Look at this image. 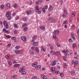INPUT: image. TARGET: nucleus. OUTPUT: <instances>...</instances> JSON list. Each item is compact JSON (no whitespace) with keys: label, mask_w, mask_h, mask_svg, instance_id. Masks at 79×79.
I'll return each mask as SVG.
<instances>
[{"label":"nucleus","mask_w":79,"mask_h":79,"mask_svg":"<svg viewBox=\"0 0 79 79\" xmlns=\"http://www.w3.org/2000/svg\"><path fill=\"white\" fill-rule=\"evenodd\" d=\"M23 19L24 21H26V18L25 17H23Z\"/></svg>","instance_id":"nucleus-63"},{"label":"nucleus","mask_w":79,"mask_h":79,"mask_svg":"<svg viewBox=\"0 0 79 79\" xmlns=\"http://www.w3.org/2000/svg\"><path fill=\"white\" fill-rule=\"evenodd\" d=\"M26 13H27V14H28V15H29V10H27L26 11Z\"/></svg>","instance_id":"nucleus-54"},{"label":"nucleus","mask_w":79,"mask_h":79,"mask_svg":"<svg viewBox=\"0 0 79 79\" xmlns=\"http://www.w3.org/2000/svg\"><path fill=\"white\" fill-rule=\"evenodd\" d=\"M63 66L64 68H66V63H64L63 64Z\"/></svg>","instance_id":"nucleus-29"},{"label":"nucleus","mask_w":79,"mask_h":79,"mask_svg":"<svg viewBox=\"0 0 79 79\" xmlns=\"http://www.w3.org/2000/svg\"><path fill=\"white\" fill-rule=\"evenodd\" d=\"M14 34H17V31L16 30L14 31Z\"/></svg>","instance_id":"nucleus-55"},{"label":"nucleus","mask_w":79,"mask_h":79,"mask_svg":"<svg viewBox=\"0 0 79 79\" xmlns=\"http://www.w3.org/2000/svg\"><path fill=\"white\" fill-rule=\"evenodd\" d=\"M60 76L61 77H63V73H60Z\"/></svg>","instance_id":"nucleus-43"},{"label":"nucleus","mask_w":79,"mask_h":79,"mask_svg":"<svg viewBox=\"0 0 79 79\" xmlns=\"http://www.w3.org/2000/svg\"><path fill=\"white\" fill-rule=\"evenodd\" d=\"M6 59H8L10 58V54H8L6 56Z\"/></svg>","instance_id":"nucleus-18"},{"label":"nucleus","mask_w":79,"mask_h":79,"mask_svg":"<svg viewBox=\"0 0 79 79\" xmlns=\"http://www.w3.org/2000/svg\"><path fill=\"white\" fill-rule=\"evenodd\" d=\"M2 31H6V29H5V28H3Z\"/></svg>","instance_id":"nucleus-58"},{"label":"nucleus","mask_w":79,"mask_h":79,"mask_svg":"<svg viewBox=\"0 0 79 79\" xmlns=\"http://www.w3.org/2000/svg\"><path fill=\"white\" fill-rule=\"evenodd\" d=\"M11 13L10 11H7L6 12V15L7 17V19L8 20H10L11 19Z\"/></svg>","instance_id":"nucleus-1"},{"label":"nucleus","mask_w":79,"mask_h":79,"mask_svg":"<svg viewBox=\"0 0 79 79\" xmlns=\"http://www.w3.org/2000/svg\"><path fill=\"white\" fill-rule=\"evenodd\" d=\"M35 10L36 11V12H38V11H39V6H36L35 7Z\"/></svg>","instance_id":"nucleus-9"},{"label":"nucleus","mask_w":79,"mask_h":79,"mask_svg":"<svg viewBox=\"0 0 79 79\" xmlns=\"http://www.w3.org/2000/svg\"><path fill=\"white\" fill-rule=\"evenodd\" d=\"M19 19V17H17L16 19H15V20L17 21V20H18V19Z\"/></svg>","instance_id":"nucleus-60"},{"label":"nucleus","mask_w":79,"mask_h":79,"mask_svg":"<svg viewBox=\"0 0 79 79\" xmlns=\"http://www.w3.org/2000/svg\"><path fill=\"white\" fill-rule=\"evenodd\" d=\"M15 53L16 54H19V50H15Z\"/></svg>","instance_id":"nucleus-14"},{"label":"nucleus","mask_w":79,"mask_h":79,"mask_svg":"<svg viewBox=\"0 0 79 79\" xmlns=\"http://www.w3.org/2000/svg\"><path fill=\"white\" fill-rule=\"evenodd\" d=\"M64 11L65 14L68 15V11H67V10H66V8H64Z\"/></svg>","instance_id":"nucleus-19"},{"label":"nucleus","mask_w":79,"mask_h":79,"mask_svg":"<svg viewBox=\"0 0 79 79\" xmlns=\"http://www.w3.org/2000/svg\"><path fill=\"white\" fill-rule=\"evenodd\" d=\"M21 39L22 40H24V41H26L27 40V39H26V36H22L21 37Z\"/></svg>","instance_id":"nucleus-4"},{"label":"nucleus","mask_w":79,"mask_h":79,"mask_svg":"<svg viewBox=\"0 0 79 79\" xmlns=\"http://www.w3.org/2000/svg\"><path fill=\"white\" fill-rule=\"evenodd\" d=\"M74 60H73L72 62V64H74Z\"/></svg>","instance_id":"nucleus-56"},{"label":"nucleus","mask_w":79,"mask_h":79,"mask_svg":"<svg viewBox=\"0 0 79 79\" xmlns=\"http://www.w3.org/2000/svg\"><path fill=\"white\" fill-rule=\"evenodd\" d=\"M22 74H26V72L23 71L22 72Z\"/></svg>","instance_id":"nucleus-31"},{"label":"nucleus","mask_w":79,"mask_h":79,"mask_svg":"<svg viewBox=\"0 0 79 79\" xmlns=\"http://www.w3.org/2000/svg\"><path fill=\"white\" fill-rule=\"evenodd\" d=\"M76 12H73L72 13V18H74V16H76Z\"/></svg>","instance_id":"nucleus-7"},{"label":"nucleus","mask_w":79,"mask_h":79,"mask_svg":"<svg viewBox=\"0 0 79 79\" xmlns=\"http://www.w3.org/2000/svg\"><path fill=\"white\" fill-rule=\"evenodd\" d=\"M41 68V66L40 65H38L36 66V67L35 68L36 69H39L40 68Z\"/></svg>","instance_id":"nucleus-13"},{"label":"nucleus","mask_w":79,"mask_h":79,"mask_svg":"<svg viewBox=\"0 0 79 79\" xmlns=\"http://www.w3.org/2000/svg\"><path fill=\"white\" fill-rule=\"evenodd\" d=\"M35 50L37 53H39V48L38 47H36L35 48Z\"/></svg>","instance_id":"nucleus-16"},{"label":"nucleus","mask_w":79,"mask_h":79,"mask_svg":"<svg viewBox=\"0 0 79 79\" xmlns=\"http://www.w3.org/2000/svg\"><path fill=\"white\" fill-rule=\"evenodd\" d=\"M14 26L15 27V28H16V27H17V26H18L17 25V24H16L15 23L14 24Z\"/></svg>","instance_id":"nucleus-38"},{"label":"nucleus","mask_w":79,"mask_h":79,"mask_svg":"<svg viewBox=\"0 0 79 79\" xmlns=\"http://www.w3.org/2000/svg\"><path fill=\"white\" fill-rule=\"evenodd\" d=\"M52 22L53 23H55V19H52Z\"/></svg>","instance_id":"nucleus-59"},{"label":"nucleus","mask_w":79,"mask_h":79,"mask_svg":"<svg viewBox=\"0 0 79 79\" xmlns=\"http://www.w3.org/2000/svg\"><path fill=\"white\" fill-rule=\"evenodd\" d=\"M76 31H77V33L78 34H79V29H78V28H77L76 29Z\"/></svg>","instance_id":"nucleus-49"},{"label":"nucleus","mask_w":79,"mask_h":79,"mask_svg":"<svg viewBox=\"0 0 79 79\" xmlns=\"http://www.w3.org/2000/svg\"><path fill=\"white\" fill-rule=\"evenodd\" d=\"M19 48H20L19 46H17L15 47V48H16V49H19Z\"/></svg>","instance_id":"nucleus-41"},{"label":"nucleus","mask_w":79,"mask_h":79,"mask_svg":"<svg viewBox=\"0 0 79 79\" xmlns=\"http://www.w3.org/2000/svg\"><path fill=\"white\" fill-rule=\"evenodd\" d=\"M38 2H40V3H41L42 2H43V0H38Z\"/></svg>","instance_id":"nucleus-53"},{"label":"nucleus","mask_w":79,"mask_h":79,"mask_svg":"<svg viewBox=\"0 0 79 79\" xmlns=\"http://www.w3.org/2000/svg\"><path fill=\"white\" fill-rule=\"evenodd\" d=\"M50 49H51V50H53V46H51L50 47Z\"/></svg>","instance_id":"nucleus-51"},{"label":"nucleus","mask_w":79,"mask_h":79,"mask_svg":"<svg viewBox=\"0 0 79 79\" xmlns=\"http://www.w3.org/2000/svg\"><path fill=\"white\" fill-rule=\"evenodd\" d=\"M44 8L45 9H48V6H47V5H46L44 6Z\"/></svg>","instance_id":"nucleus-47"},{"label":"nucleus","mask_w":79,"mask_h":79,"mask_svg":"<svg viewBox=\"0 0 79 79\" xmlns=\"http://www.w3.org/2000/svg\"><path fill=\"white\" fill-rule=\"evenodd\" d=\"M6 37H7V38H10V37H11V36H10V35H7L6 36Z\"/></svg>","instance_id":"nucleus-37"},{"label":"nucleus","mask_w":79,"mask_h":79,"mask_svg":"<svg viewBox=\"0 0 79 79\" xmlns=\"http://www.w3.org/2000/svg\"><path fill=\"white\" fill-rule=\"evenodd\" d=\"M67 23V21L66 20L64 21L63 23V24H66Z\"/></svg>","instance_id":"nucleus-33"},{"label":"nucleus","mask_w":79,"mask_h":79,"mask_svg":"<svg viewBox=\"0 0 79 79\" xmlns=\"http://www.w3.org/2000/svg\"><path fill=\"white\" fill-rule=\"evenodd\" d=\"M50 53H53V54H55V52L54 51H52L50 52Z\"/></svg>","instance_id":"nucleus-32"},{"label":"nucleus","mask_w":79,"mask_h":79,"mask_svg":"<svg viewBox=\"0 0 79 79\" xmlns=\"http://www.w3.org/2000/svg\"><path fill=\"white\" fill-rule=\"evenodd\" d=\"M52 8H53V7H52V6L50 5L48 9V11H51L52 10Z\"/></svg>","instance_id":"nucleus-11"},{"label":"nucleus","mask_w":79,"mask_h":79,"mask_svg":"<svg viewBox=\"0 0 79 79\" xmlns=\"http://www.w3.org/2000/svg\"><path fill=\"white\" fill-rule=\"evenodd\" d=\"M71 37H72L74 40H76V39L75 38V37L73 36H71Z\"/></svg>","instance_id":"nucleus-48"},{"label":"nucleus","mask_w":79,"mask_h":79,"mask_svg":"<svg viewBox=\"0 0 79 79\" xmlns=\"http://www.w3.org/2000/svg\"><path fill=\"white\" fill-rule=\"evenodd\" d=\"M63 58H64V60L65 61L66 60V57L64 56H63Z\"/></svg>","instance_id":"nucleus-52"},{"label":"nucleus","mask_w":79,"mask_h":79,"mask_svg":"<svg viewBox=\"0 0 79 79\" xmlns=\"http://www.w3.org/2000/svg\"><path fill=\"white\" fill-rule=\"evenodd\" d=\"M56 74H60V72L59 71H57L56 72Z\"/></svg>","instance_id":"nucleus-61"},{"label":"nucleus","mask_w":79,"mask_h":79,"mask_svg":"<svg viewBox=\"0 0 79 79\" xmlns=\"http://www.w3.org/2000/svg\"><path fill=\"white\" fill-rule=\"evenodd\" d=\"M55 55L56 56L60 55V51H56L55 52Z\"/></svg>","instance_id":"nucleus-10"},{"label":"nucleus","mask_w":79,"mask_h":79,"mask_svg":"<svg viewBox=\"0 0 79 79\" xmlns=\"http://www.w3.org/2000/svg\"><path fill=\"white\" fill-rule=\"evenodd\" d=\"M42 10L44 12V13H45V9L43 8L42 9Z\"/></svg>","instance_id":"nucleus-46"},{"label":"nucleus","mask_w":79,"mask_h":79,"mask_svg":"<svg viewBox=\"0 0 79 79\" xmlns=\"http://www.w3.org/2000/svg\"><path fill=\"white\" fill-rule=\"evenodd\" d=\"M35 79V76H33L32 78V79Z\"/></svg>","instance_id":"nucleus-64"},{"label":"nucleus","mask_w":79,"mask_h":79,"mask_svg":"<svg viewBox=\"0 0 79 79\" xmlns=\"http://www.w3.org/2000/svg\"><path fill=\"white\" fill-rule=\"evenodd\" d=\"M69 73H71L72 76H74L75 75V72H74V71H72L69 72Z\"/></svg>","instance_id":"nucleus-6"},{"label":"nucleus","mask_w":79,"mask_h":79,"mask_svg":"<svg viewBox=\"0 0 79 79\" xmlns=\"http://www.w3.org/2000/svg\"><path fill=\"white\" fill-rule=\"evenodd\" d=\"M42 50H43V51L44 52H45L46 50V49L45 48H42Z\"/></svg>","instance_id":"nucleus-45"},{"label":"nucleus","mask_w":79,"mask_h":79,"mask_svg":"<svg viewBox=\"0 0 79 79\" xmlns=\"http://www.w3.org/2000/svg\"><path fill=\"white\" fill-rule=\"evenodd\" d=\"M11 39H13V40H15V39H16V37H12L11 38Z\"/></svg>","instance_id":"nucleus-44"},{"label":"nucleus","mask_w":79,"mask_h":79,"mask_svg":"<svg viewBox=\"0 0 79 79\" xmlns=\"http://www.w3.org/2000/svg\"><path fill=\"white\" fill-rule=\"evenodd\" d=\"M30 12L31 13H34V9H33V8H30Z\"/></svg>","instance_id":"nucleus-12"},{"label":"nucleus","mask_w":79,"mask_h":79,"mask_svg":"<svg viewBox=\"0 0 79 79\" xmlns=\"http://www.w3.org/2000/svg\"><path fill=\"white\" fill-rule=\"evenodd\" d=\"M32 66H33V67H34V68H35V67H36L37 66V64H32Z\"/></svg>","instance_id":"nucleus-26"},{"label":"nucleus","mask_w":79,"mask_h":79,"mask_svg":"<svg viewBox=\"0 0 79 79\" xmlns=\"http://www.w3.org/2000/svg\"><path fill=\"white\" fill-rule=\"evenodd\" d=\"M53 33L54 34H58L60 33V31L58 30H55Z\"/></svg>","instance_id":"nucleus-5"},{"label":"nucleus","mask_w":79,"mask_h":79,"mask_svg":"<svg viewBox=\"0 0 79 79\" xmlns=\"http://www.w3.org/2000/svg\"><path fill=\"white\" fill-rule=\"evenodd\" d=\"M40 28L41 29H42V31H45V27L44 26H40Z\"/></svg>","instance_id":"nucleus-8"},{"label":"nucleus","mask_w":79,"mask_h":79,"mask_svg":"<svg viewBox=\"0 0 79 79\" xmlns=\"http://www.w3.org/2000/svg\"><path fill=\"white\" fill-rule=\"evenodd\" d=\"M54 70H55V68L53 67H52L51 68V71L52 72V71H53Z\"/></svg>","instance_id":"nucleus-28"},{"label":"nucleus","mask_w":79,"mask_h":79,"mask_svg":"<svg viewBox=\"0 0 79 79\" xmlns=\"http://www.w3.org/2000/svg\"><path fill=\"white\" fill-rule=\"evenodd\" d=\"M41 77L42 78V79H47V77L45 76L44 75H41Z\"/></svg>","instance_id":"nucleus-15"},{"label":"nucleus","mask_w":79,"mask_h":79,"mask_svg":"<svg viewBox=\"0 0 79 79\" xmlns=\"http://www.w3.org/2000/svg\"><path fill=\"white\" fill-rule=\"evenodd\" d=\"M6 6L7 7H9L10 8H11V6H10V4L9 3H7L6 4Z\"/></svg>","instance_id":"nucleus-17"},{"label":"nucleus","mask_w":79,"mask_h":79,"mask_svg":"<svg viewBox=\"0 0 79 79\" xmlns=\"http://www.w3.org/2000/svg\"><path fill=\"white\" fill-rule=\"evenodd\" d=\"M33 45H35V46H36V45H38V42H34L33 43Z\"/></svg>","instance_id":"nucleus-21"},{"label":"nucleus","mask_w":79,"mask_h":79,"mask_svg":"<svg viewBox=\"0 0 79 79\" xmlns=\"http://www.w3.org/2000/svg\"><path fill=\"white\" fill-rule=\"evenodd\" d=\"M53 39H56V35H53Z\"/></svg>","instance_id":"nucleus-35"},{"label":"nucleus","mask_w":79,"mask_h":79,"mask_svg":"<svg viewBox=\"0 0 79 79\" xmlns=\"http://www.w3.org/2000/svg\"><path fill=\"white\" fill-rule=\"evenodd\" d=\"M77 64H78V61H76L74 62V65L75 66H76Z\"/></svg>","instance_id":"nucleus-23"},{"label":"nucleus","mask_w":79,"mask_h":79,"mask_svg":"<svg viewBox=\"0 0 79 79\" xmlns=\"http://www.w3.org/2000/svg\"><path fill=\"white\" fill-rule=\"evenodd\" d=\"M19 66V64H16L14 65V67H18V66Z\"/></svg>","instance_id":"nucleus-25"},{"label":"nucleus","mask_w":79,"mask_h":79,"mask_svg":"<svg viewBox=\"0 0 79 79\" xmlns=\"http://www.w3.org/2000/svg\"><path fill=\"white\" fill-rule=\"evenodd\" d=\"M10 46H11V44H9L7 45V47H10Z\"/></svg>","instance_id":"nucleus-57"},{"label":"nucleus","mask_w":79,"mask_h":79,"mask_svg":"<svg viewBox=\"0 0 79 79\" xmlns=\"http://www.w3.org/2000/svg\"><path fill=\"white\" fill-rule=\"evenodd\" d=\"M55 64H56V63H53L52 64V66H55Z\"/></svg>","instance_id":"nucleus-62"},{"label":"nucleus","mask_w":79,"mask_h":79,"mask_svg":"<svg viewBox=\"0 0 79 79\" xmlns=\"http://www.w3.org/2000/svg\"><path fill=\"white\" fill-rule=\"evenodd\" d=\"M3 24L5 28L8 29V23L7 22L4 21L3 22Z\"/></svg>","instance_id":"nucleus-2"},{"label":"nucleus","mask_w":79,"mask_h":79,"mask_svg":"<svg viewBox=\"0 0 79 79\" xmlns=\"http://www.w3.org/2000/svg\"><path fill=\"white\" fill-rule=\"evenodd\" d=\"M10 30H7L6 31V33H8V34H10Z\"/></svg>","instance_id":"nucleus-42"},{"label":"nucleus","mask_w":79,"mask_h":79,"mask_svg":"<svg viewBox=\"0 0 79 79\" xmlns=\"http://www.w3.org/2000/svg\"><path fill=\"white\" fill-rule=\"evenodd\" d=\"M76 43H73V48L74 49V48L75 47H76Z\"/></svg>","instance_id":"nucleus-22"},{"label":"nucleus","mask_w":79,"mask_h":79,"mask_svg":"<svg viewBox=\"0 0 79 79\" xmlns=\"http://www.w3.org/2000/svg\"><path fill=\"white\" fill-rule=\"evenodd\" d=\"M14 8H17V7H18V5L17 4H15L14 5Z\"/></svg>","instance_id":"nucleus-27"},{"label":"nucleus","mask_w":79,"mask_h":79,"mask_svg":"<svg viewBox=\"0 0 79 79\" xmlns=\"http://www.w3.org/2000/svg\"><path fill=\"white\" fill-rule=\"evenodd\" d=\"M24 70V69L23 68V67H20L19 68V72H20V73H22V72H23V71Z\"/></svg>","instance_id":"nucleus-3"},{"label":"nucleus","mask_w":79,"mask_h":79,"mask_svg":"<svg viewBox=\"0 0 79 79\" xmlns=\"http://www.w3.org/2000/svg\"><path fill=\"white\" fill-rule=\"evenodd\" d=\"M37 38V36L36 35H34L32 38V39L34 40V39H35Z\"/></svg>","instance_id":"nucleus-24"},{"label":"nucleus","mask_w":79,"mask_h":79,"mask_svg":"<svg viewBox=\"0 0 79 79\" xmlns=\"http://www.w3.org/2000/svg\"><path fill=\"white\" fill-rule=\"evenodd\" d=\"M28 29V28L27 27H26L24 28V31H27Z\"/></svg>","instance_id":"nucleus-30"},{"label":"nucleus","mask_w":79,"mask_h":79,"mask_svg":"<svg viewBox=\"0 0 79 79\" xmlns=\"http://www.w3.org/2000/svg\"><path fill=\"white\" fill-rule=\"evenodd\" d=\"M8 64L9 65H11V62L10 61H9Z\"/></svg>","instance_id":"nucleus-50"},{"label":"nucleus","mask_w":79,"mask_h":79,"mask_svg":"<svg viewBox=\"0 0 79 79\" xmlns=\"http://www.w3.org/2000/svg\"><path fill=\"white\" fill-rule=\"evenodd\" d=\"M69 42H72V39L71 38H70L69 40Z\"/></svg>","instance_id":"nucleus-40"},{"label":"nucleus","mask_w":79,"mask_h":79,"mask_svg":"<svg viewBox=\"0 0 79 79\" xmlns=\"http://www.w3.org/2000/svg\"><path fill=\"white\" fill-rule=\"evenodd\" d=\"M1 7L2 8V9H4V5H3L1 6Z\"/></svg>","instance_id":"nucleus-36"},{"label":"nucleus","mask_w":79,"mask_h":79,"mask_svg":"<svg viewBox=\"0 0 79 79\" xmlns=\"http://www.w3.org/2000/svg\"><path fill=\"white\" fill-rule=\"evenodd\" d=\"M0 26H3V23L2 21H0Z\"/></svg>","instance_id":"nucleus-39"},{"label":"nucleus","mask_w":79,"mask_h":79,"mask_svg":"<svg viewBox=\"0 0 79 79\" xmlns=\"http://www.w3.org/2000/svg\"><path fill=\"white\" fill-rule=\"evenodd\" d=\"M56 45L58 47H60V44L58 43V42H56Z\"/></svg>","instance_id":"nucleus-20"},{"label":"nucleus","mask_w":79,"mask_h":79,"mask_svg":"<svg viewBox=\"0 0 79 79\" xmlns=\"http://www.w3.org/2000/svg\"><path fill=\"white\" fill-rule=\"evenodd\" d=\"M11 79H15V75H12L11 77Z\"/></svg>","instance_id":"nucleus-34"}]
</instances>
